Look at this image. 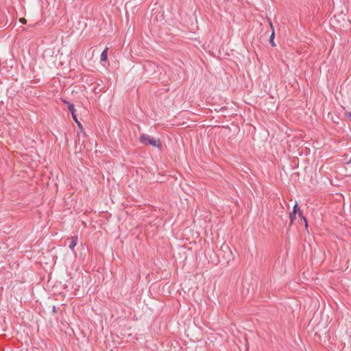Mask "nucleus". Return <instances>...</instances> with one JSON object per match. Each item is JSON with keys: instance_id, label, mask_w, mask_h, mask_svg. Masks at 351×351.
<instances>
[{"instance_id": "obj_5", "label": "nucleus", "mask_w": 351, "mask_h": 351, "mask_svg": "<svg viewBox=\"0 0 351 351\" xmlns=\"http://www.w3.org/2000/svg\"><path fill=\"white\" fill-rule=\"evenodd\" d=\"M108 48L106 47L101 53V57H100V59H101V62H105L107 60V58H108Z\"/></svg>"}, {"instance_id": "obj_3", "label": "nucleus", "mask_w": 351, "mask_h": 351, "mask_svg": "<svg viewBox=\"0 0 351 351\" xmlns=\"http://www.w3.org/2000/svg\"><path fill=\"white\" fill-rule=\"evenodd\" d=\"M269 25L271 29V34L269 37V42L273 47H275L276 44L274 43V37H275L274 28V26H273L271 21H269Z\"/></svg>"}, {"instance_id": "obj_6", "label": "nucleus", "mask_w": 351, "mask_h": 351, "mask_svg": "<svg viewBox=\"0 0 351 351\" xmlns=\"http://www.w3.org/2000/svg\"><path fill=\"white\" fill-rule=\"evenodd\" d=\"M68 108L71 112L72 117L75 115V109L74 106L72 104H68Z\"/></svg>"}, {"instance_id": "obj_8", "label": "nucleus", "mask_w": 351, "mask_h": 351, "mask_svg": "<svg viewBox=\"0 0 351 351\" xmlns=\"http://www.w3.org/2000/svg\"><path fill=\"white\" fill-rule=\"evenodd\" d=\"M345 115L347 118L350 119V120L351 121V112H346L345 113Z\"/></svg>"}, {"instance_id": "obj_7", "label": "nucleus", "mask_w": 351, "mask_h": 351, "mask_svg": "<svg viewBox=\"0 0 351 351\" xmlns=\"http://www.w3.org/2000/svg\"><path fill=\"white\" fill-rule=\"evenodd\" d=\"M73 120L75 121V122L77 123V126L79 127L80 129L82 130L83 128H82V125L81 124V123L78 121L77 118V116L76 114L73 116L72 117Z\"/></svg>"}, {"instance_id": "obj_1", "label": "nucleus", "mask_w": 351, "mask_h": 351, "mask_svg": "<svg viewBox=\"0 0 351 351\" xmlns=\"http://www.w3.org/2000/svg\"><path fill=\"white\" fill-rule=\"evenodd\" d=\"M140 141L145 145H150L157 148L161 147V143L159 139L152 138L147 134H142L140 136Z\"/></svg>"}, {"instance_id": "obj_2", "label": "nucleus", "mask_w": 351, "mask_h": 351, "mask_svg": "<svg viewBox=\"0 0 351 351\" xmlns=\"http://www.w3.org/2000/svg\"><path fill=\"white\" fill-rule=\"evenodd\" d=\"M298 213L299 216L303 220V221L304 223L305 228L307 230L308 229L307 221H306V218L302 215V211L298 208V206L297 203H295V204L294 205L293 211H292V213H290V215H289L291 223H293L294 220L295 219V218H296V213Z\"/></svg>"}, {"instance_id": "obj_10", "label": "nucleus", "mask_w": 351, "mask_h": 351, "mask_svg": "<svg viewBox=\"0 0 351 351\" xmlns=\"http://www.w3.org/2000/svg\"><path fill=\"white\" fill-rule=\"evenodd\" d=\"M63 102L66 104L68 106V104H69L68 101H66V100H63Z\"/></svg>"}, {"instance_id": "obj_4", "label": "nucleus", "mask_w": 351, "mask_h": 351, "mask_svg": "<svg viewBox=\"0 0 351 351\" xmlns=\"http://www.w3.org/2000/svg\"><path fill=\"white\" fill-rule=\"evenodd\" d=\"M77 237H72L71 239V241H70V243L69 244V247L71 250H73L75 247L77 245Z\"/></svg>"}, {"instance_id": "obj_9", "label": "nucleus", "mask_w": 351, "mask_h": 351, "mask_svg": "<svg viewBox=\"0 0 351 351\" xmlns=\"http://www.w3.org/2000/svg\"><path fill=\"white\" fill-rule=\"evenodd\" d=\"M19 21L23 24H25L27 23V21L25 18H20Z\"/></svg>"}, {"instance_id": "obj_11", "label": "nucleus", "mask_w": 351, "mask_h": 351, "mask_svg": "<svg viewBox=\"0 0 351 351\" xmlns=\"http://www.w3.org/2000/svg\"><path fill=\"white\" fill-rule=\"evenodd\" d=\"M348 163H351V158L350 159Z\"/></svg>"}]
</instances>
